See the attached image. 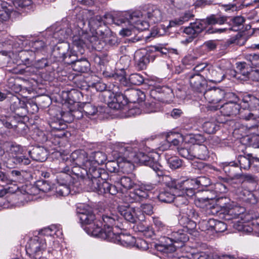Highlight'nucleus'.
<instances>
[{"label": "nucleus", "mask_w": 259, "mask_h": 259, "mask_svg": "<svg viewBox=\"0 0 259 259\" xmlns=\"http://www.w3.org/2000/svg\"><path fill=\"white\" fill-rule=\"evenodd\" d=\"M77 213L81 224L90 225L85 229H88L87 232L89 234L123 246H127L133 243V241H131L132 239L131 236H128L127 238L125 239V236L123 234H116L112 231L113 226H118V218L116 215H103L102 219L104 229H101V222L96 220L95 215L90 206L82 205L78 207Z\"/></svg>", "instance_id": "f257e3e1"}, {"label": "nucleus", "mask_w": 259, "mask_h": 259, "mask_svg": "<svg viewBox=\"0 0 259 259\" xmlns=\"http://www.w3.org/2000/svg\"><path fill=\"white\" fill-rule=\"evenodd\" d=\"M217 203L222 213L225 215L226 219L231 220L235 218H242L244 222H237L234 227L238 231L244 233L257 234L259 235V216L248 214H242L244 209L237 205L236 203L226 197H219Z\"/></svg>", "instance_id": "f03ea898"}, {"label": "nucleus", "mask_w": 259, "mask_h": 259, "mask_svg": "<svg viewBox=\"0 0 259 259\" xmlns=\"http://www.w3.org/2000/svg\"><path fill=\"white\" fill-rule=\"evenodd\" d=\"M124 17L130 19L131 26L143 31L148 29L150 24L161 22L164 18V14L157 6L148 4L143 12L131 11L125 13Z\"/></svg>", "instance_id": "7ed1b4c3"}, {"label": "nucleus", "mask_w": 259, "mask_h": 259, "mask_svg": "<svg viewBox=\"0 0 259 259\" xmlns=\"http://www.w3.org/2000/svg\"><path fill=\"white\" fill-rule=\"evenodd\" d=\"M67 162H72L75 165L72 167L70 172L81 178H84L91 174L92 169L90 162L86 158V152L84 151H75L70 155L69 159L67 158Z\"/></svg>", "instance_id": "20e7f679"}, {"label": "nucleus", "mask_w": 259, "mask_h": 259, "mask_svg": "<svg viewBox=\"0 0 259 259\" xmlns=\"http://www.w3.org/2000/svg\"><path fill=\"white\" fill-rule=\"evenodd\" d=\"M118 161L119 166L123 172L128 173L134 169V164L137 163L135 158V151H133V146L127 143L117 144Z\"/></svg>", "instance_id": "39448f33"}, {"label": "nucleus", "mask_w": 259, "mask_h": 259, "mask_svg": "<svg viewBox=\"0 0 259 259\" xmlns=\"http://www.w3.org/2000/svg\"><path fill=\"white\" fill-rule=\"evenodd\" d=\"M46 246L45 238L35 236L28 242L26 246V251L27 253L34 259H53L51 256L53 252H51L50 251H48V254H46Z\"/></svg>", "instance_id": "423d86ee"}, {"label": "nucleus", "mask_w": 259, "mask_h": 259, "mask_svg": "<svg viewBox=\"0 0 259 259\" xmlns=\"http://www.w3.org/2000/svg\"><path fill=\"white\" fill-rule=\"evenodd\" d=\"M73 46V48L70 49L69 43L59 42L53 48L52 56L58 61H64L67 64L71 63L76 59L77 49Z\"/></svg>", "instance_id": "0eeeda50"}, {"label": "nucleus", "mask_w": 259, "mask_h": 259, "mask_svg": "<svg viewBox=\"0 0 259 259\" xmlns=\"http://www.w3.org/2000/svg\"><path fill=\"white\" fill-rule=\"evenodd\" d=\"M84 24V23L82 21L78 22V26L79 27V29L77 30L78 35H73L72 36V44L79 51L80 54L84 53L83 48L86 44H90L93 47L98 38V36L93 33L91 35L85 32L81 27Z\"/></svg>", "instance_id": "6e6552de"}, {"label": "nucleus", "mask_w": 259, "mask_h": 259, "mask_svg": "<svg viewBox=\"0 0 259 259\" xmlns=\"http://www.w3.org/2000/svg\"><path fill=\"white\" fill-rule=\"evenodd\" d=\"M133 151H135V158L138 160L137 164L140 163L150 167L159 177L163 178H169V177L164 175V172L162 169V166L154 159L145 154L142 152L137 153V148L133 147Z\"/></svg>", "instance_id": "1a4fd4ad"}, {"label": "nucleus", "mask_w": 259, "mask_h": 259, "mask_svg": "<svg viewBox=\"0 0 259 259\" xmlns=\"http://www.w3.org/2000/svg\"><path fill=\"white\" fill-rule=\"evenodd\" d=\"M220 112L222 115L226 116H236L240 113L241 117L246 120H249L255 118L254 114L251 112H248L247 116L244 115L241 108V105L233 101L228 102L225 103L220 107Z\"/></svg>", "instance_id": "9d476101"}, {"label": "nucleus", "mask_w": 259, "mask_h": 259, "mask_svg": "<svg viewBox=\"0 0 259 259\" xmlns=\"http://www.w3.org/2000/svg\"><path fill=\"white\" fill-rule=\"evenodd\" d=\"M9 152L12 155V160L15 164L28 165L30 160L25 155V150L23 148L16 143L8 144Z\"/></svg>", "instance_id": "9b49d317"}, {"label": "nucleus", "mask_w": 259, "mask_h": 259, "mask_svg": "<svg viewBox=\"0 0 259 259\" xmlns=\"http://www.w3.org/2000/svg\"><path fill=\"white\" fill-rule=\"evenodd\" d=\"M125 75L124 69H121L119 73H115L113 76L115 79L118 80L121 84L124 86L132 84L139 85L144 82V77L139 73L131 74L128 78Z\"/></svg>", "instance_id": "f8f14e48"}, {"label": "nucleus", "mask_w": 259, "mask_h": 259, "mask_svg": "<svg viewBox=\"0 0 259 259\" xmlns=\"http://www.w3.org/2000/svg\"><path fill=\"white\" fill-rule=\"evenodd\" d=\"M102 171V170H92L91 174L88 177V179L85 180L89 190L96 192L99 194H102L101 190L103 188V181H105L101 178Z\"/></svg>", "instance_id": "ddd939ff"}, {"label": "nucleus", "mask_w": 259, "mask_h": 259, "mask_svg": "<svg viewBox=\"0 0 259 259\" xmlns=\"http://www.w3.org/2000/svg\"><path fill=\"white\" fill-rule=\"evenodd\" d=\"M138 209L136 207H127L119 206L118 208V212L125 220L132 223H137L138 221H143L145 216L139 214Z\"/></svg>", "instance_id": "4468645a"}, {"label": "nucleus", "mask_w": 259, "mask_h": 259, "mask_svg": "<svg viewBox=\"0 0 259 259\" xmlns=\"http://www.w3.org/2000/svg\"><path fill=\"white\" fill-rule=\"evenodd\" d=\"M168 234L166 236L167 242L175 246L176 248L182 247L189 239L184 230L172 231L171 229V232Z\"/></svg>", "instance_id": "2eb2a0df"}, {"label": "nucleus", "mask_w": 259, "mask_h": 259, "mask_svg": "<svg viewBox=\"0 0 259 259\" xmlns=\"http://www.w3.org/2000/svg\"><path fill=\"white\" fill-rule=\"evenodd\" d=\"M8 98L11 112L20 117L25 116L27 112L25 101L15 95H12Z\"/></svg>", "instance_id": "dca6fc26"}, {"label": "nucleus", "mask_w": 259, "mask_h": 259, "mask_svg": "<svg viewBox=\"0 0 259 259\" xmlns=\"http://www.w3.org/2000/svg\"><path fill=\"white\" fill-rule=\"evenodd\" d=\"M187 77L190 86L194 90L201 92L204 90L206 85L205 76L199 73L190 72L187 74Z\"/></svg>", "instance_id": "f3484780"}, {"label": "nucleus", "mask_w": 259, "mask_h": 259, "mask_svg": "<svg viewBox=\"0 0 259 259\" xmlns=\"http://www.w3.org/2000/svg\"><path fill=\"white\" fill-rule=\"evenodd\" d=\"M112 85V88L109 87L110 90L112 92L113 96L112 103L114 106L112 107L117 109H121L128 103L127 98L125 97V91H124V94H122L118 92V85L113 84Z\"/></svg>", "instance_id": "a211bd4d"}, {"label": "nucleus", "mask_w": 259, "mask_h": 259, "mask_svg": "<svg viewBox=\"0 0 259 259\" xmlns=\"http://www.w3.org/2000/svg\"><path fill=\"white\" fill-rule=\"evenodd\" d=\"M225 92L219 88H212L204 93V97L209 103L217 104L225 98Z\"/></svg>", "instance_id": "6ab92c4d"}, {"label": "nucleus", "mask_w": 259, "mask_h": 259, "mask_svg": "<svg viewBox=\"0 0 259 259\" xmlns=\"http://www.w3.org/2000/svg\"><path fill=\"white\" fill-rule=\"evenodd\" d=\"M86 158L90 163L89 166L92 169H93L94 171L101 170L98 167V166L104 163L107 160V156L105 153L101 151L92 152L89 156L86 153Z\"/></svg>", "instance_id": "aec40b11"}, {"label": "nucleus", "mask_w": 259, "mask_h": 259, "mask_svg": "<svg viewBox=\"0 0 259 259\" xmlns=\"http://www.w3.org/2000/svg\"><path fill=\"white\" fill-rule=\"evenodd\" d=\"M134 60L138 69L143 70L146 68L151 60H154V56H151L145 51H138L134 55Z\"/></svg>", "instance_id": "412c9836"}, {"label": "nucleus", "mask_w": 259, "mask_h": 259, "mask_svg": "<svg viewBox=\"0 0 259 259\" xmlns=\"http://www.w3.org/2000/svg\"><path fill=\"white\" fill-rule=\"evenodd\" d=\"M232 26L229 28H211L207 30L208 33H222L227 31L228 30L232 31H238L240 29V27L242 26L245 21L244 17L241 16H238L233 18L231 19Z\"/></svg>", "instance_id": "4be33fe9"}, {"label": "nucleus", "mask_w": 259, "mask_h": 259, "mask_svg": "<svg viewBox=\"0 0 259 259\" xmlns=\"http://www.w3.org/2000/svg\"><path fill=\"white\" fill-rule=\"evenodd\" d=\"M130 11L123 12L119 15L117 17H114L110 13H107L104 15L103 17L104 25L107 24L115 23L117 25H122L124 24L125 26L129 25L132 28L130 19L125 18L124 14Z\"/></svg>", "instance_id": "5701e85b"}, {"label": "nucleus", "mask_w": 259, "mask_h": 259, "mask_svg": "<svg viewBox=\"0 0 259 259\" xmlns=\"http://www.w3.org/2000/svg\"><path fill=\"white\" fill-rule=\"evenodd\" d=\"M242 101L243 104L241 105L242 107V111L246 109H248L246 113H244V115L247 116L248 112H250V110L259 108V99L250 94H244L242 96Z\"/></svg>", "instance_id": "b1692460"}, {"label": "nucleus", "mask_w": 259, "mask_h": 259, "mask_svg": "<svg viewBox=\"0 0 259 259\" xmlns=\"http://www.w3.org/2000/svg\"><path fill=\"white\" fill-rule=\"evenodd\" d=\"M165 179H166L167 178ZM168 179H171L169 177ZM167 185L169 187L178 190L190 188H197L195 179L186 180H171L170 182H168Z\"/></svg>", "instance_id": "393cba45"}, {"label": "nucleus", "mask_w": 259, "mask_h": 259, "mask_svg": "<svg viewBox=\"0 0 259 259\" xmlns=\"http://www.w3.org/2000/svg\"><path fill=\"white\" fill-rule=\"evenodd\" d=\"M206 80L209 82L217 83L221 82L225 75L221 67L209 68L207 73H205Z\"/></svg>", "instance_id": "a878e982"}, {"label": "nucleus", "mask_w": 259, "mask_h": 259, "mask_svg": "<svg viewBox=\"0 0 259 259\" xmlns=\"http://www.w3.org/2000/svg\"><path fill=\"white\" fill-rule=\"evenodd\" d=\"M153 222L155 227L154 235L160 237H166L171 232V229L166 226L159 218H153Z\"/></svg>", "instance_id": "bb28decb"}, {"label": "nucleus", "mask_w": 259, "mask_h": 259, "mask_svg": "<svg viewBox=\"0 0 259 259\" xmlns=\"http://www.w3.org/2000/svg\"><path fill=\"white\" fill-rule=\"evenodd\" d=\"M236 194L239 199L251 204L257 202V199L252 191L244 189L242 187L238 188L236 190Z\"/></svg>", "instance_id": "cd10ccee"}, {"label": "nucleus", "mask_w": 259, "mask_h": 259, "mask_svg": "<svg viewBox=\"0 0 259 259\" xmlns=\"http://www.w3.org/2000/svg\"><path fill=\"white\" fill-rule=\"evenodd\" d=\"M125 91L128 102L140 103L145 99L144 93L140 90L132 88L126 89Z\"/></svg>", "instance_id": "c85d7f7f"}, {"label": "nucleus", "mask_w": 259, "mask_h": 259, "mask_svg": "<svg viewBox=\"0 0 259 259\" xmlns=\"http://www.w3.org/2000/svg\"><path fill=\"white\" fill-rule=\"evenodd\" d=\"M80 53L77 50L76 59L73 62L69 63L73 65V69L74 71L79 72H85L89 70L90 63L87 59L84 58H79Z\"/></svg>", "instance_id": "c756f323"}, {"label": "nucleus", "mask_w": 259, "mask_h": 259, "mask_svg": "<svg viewBox=\"0 0 259 259\" xmlns=\"http://www.w3.org/2000/svg\"><path fill=\"white\" fill-rule=\"evenodd\" d=\"M205 25L200 21L191 23L189 26L184 28L183 32L190 36L196 37L205 28Z\"/></svg>", "instance_id": "7c9ffc66"}, {"label": "nucleus", "mask_w": 259, "mask_h": 259, "mask_svg": "<svg viewBox=\"0 0 259 259\" xmlns=\"http://www.w3.org/2000/svg\"><path fill=\"white\" fill-rule=\"evenodd\" d=\"M154 247L157 251L165 253H173L176 251V246L168 243L166 237H160L159 242L155 244Z\"/></svg>", "instance_id": "2f4dec72"}, {"label": "nucleus", "mask_w": 259, "mask_h": 259, "mask_svg": "<svg viewBox=\"0 0 259 259\" xmlns=\"http://www.w3.org/2000/svg\"><path fill=\"white\" fill-rule=\"evenodd\" d=\"M192 150L194 158L205 160L208 157L207 148L204 145L194 144L192 145Z\"/></svg>", "instance_id": "473e14b6"}, {"label": "nucleus", "mask_w": 259, "mask_h": 259, "mask_svg": "<svg viewBox=\"0 0 259 259\" xmlns=\"http://www.w3.org/2000/svg\"><path fill=\"white\" fill-rule=\"evenodd\" d=\"M39 192L37 183L36 185L23 186L21 189V192L23 195L22 198H25L26 201L30 200L31 199V196L37 195Z\"/></svg>", "instance_id": "72a5a7b5"}, {"label": "nucleus", "mask_w": 259, "mask_h": 259, "mask_svg": "<svg viewBox=\"0 0 259 259\" xmlns=\"http://www.w3.org/2000/svg\"><path fill=\"white\" fill-rule=\"evenodd\" d=\"M28 153L31 158L35 161L43 162L47 158L48 152L42 147H35Z\"/></svg>", "instance_id": "f704fd0d"}, {"label": "nucleus", "mask_w": 259, "mask_h": 259, "mask_svg": "<svg viewBox=\"0 0 259 259\" xmlns=\"http://www.w3.org/2000/svg\"><path fill=\"white\" fill-rule=\"evenodd\" d=\"M181 212L183 213L184 215L179 219V223L181 225L183 226L184 228L189 221H190L191 219L195 218L197 217L195 210L191 208H189L188 207L187 210H186L185 208H182L181 209Z\"/></svg>", "instance_id": "c9c22d12"}, {"label": "nucleus", "mask_w": 259, "mask_h": 259, "mask_svg": "<svg viewBox=\"0 0 259 259\" xmlns=\"http://www.w3.org/2000/svg\"><path fill=\"white\" fill-rule=\"evenodd\" d=\"M136 231L141 232L146 238H152L154 236V231L153 229L144 224L143 221H140L137 224L134 226Z\"/></svg>", "instance_id": "e433bc0d"}, {"label": "nucleus", "mask_w": 259, "mask_h": 259, "mask_svg": "<svg viewBox=\"0 0 259 259\" xmlns=\"http://www.w3.org/2000/svg\"><path fill=\"white\" fill-rule=\"evenodd\" d=\"M250 68V66L248 65L246 62H242L238 63L237 66V72L234 76L240 78V76H237L240 74L243 76L242 79L250 78V73L252 70Z\"/></svg>", "instance_id": "4c0bfd02"}, {"label": "nucleus", "mask_w": 259, "mask_h": 259, "mask_svg": "<svg viewBox=\"0 0 259 259\" xmlns=\"http://www.w3.org/2000/svg\"><path fill=\"white\" fill-rule=\"evenodd\" d=\"M223 123L224 121L221 119H212L211 121L205 122L202 126L203 131L209 134H212L215 133L219 129V126L218 123Z\"/></svg>", "instance_id": "58836bf2"}, {"label": "nucleus", "mask_w": 259, "mask_h": 259, "mask_svg": "<svg viewBox=\"0 0 259 259\" xmlns=\"http://www.w3.org/2000/svg\"><path fill=\"white\" fill-rule=\"evenodd\" d=\"M72 33V31L71 28L69 27L63 28L54 32L52 37L60 42L71 36Z\"/></svg>", "instance_id": "ea45409f"}, {"label": "nucleus", "mask_w": 259, "mask_h": 259, "mask_svg": "<svg viewBox=\"0 0 259 259\" xmlns=\"http://www.w3.org/2000/svg\"><path fill=\"white\" fill-rule=\"evenodd\" d=\"M112 155L114 158L116 159L115 161H108L106 164V167L107 169L111 172H116L118 171L119 163L118 161V152H117V145L116 146L115 149L112 152Z\"/></svg>", "instance_id": "a19ab883"}, {"label": "nucleus", "mask_w": 259, "mask_h": 259, "mask_svg": "<svg viewBox=\"0 0 259 259\" xmlns=\"http://www.w3.org/2000/svg\"><path fill=\"white\" fill-rule=\"evenodd\" d=\"M227 21V17L224 16H216L214 15H211L209 17H207L205 20H201L204 25L205 24H207L208 25H214L217 24L222 25L226 22Z\"/></svg>", "instance_id": "79ce46f5"}, {"label": "nucleus", "mask_w": 259, "mask_h": 259, "mask_svg": "<svg viewBox=\"0 0 259 259\" xmlns=\"http://www.w3.org/2000/svg\"><path fill=\"white\" fill-rule=\"evenodd\" d=\"M40 234L50 236H56L57 237H62L63 235L62 231L60 229V226L56 225L41 230Z\"/></svg>", "instance_id": "37998d69"}, {"label": "nucleus", "mask_w": 259, "mask_h": 259, "mask_svg": "<svg viewBox=\"0 0 259 259\" xmlns=\"http://www.w3.org/2000/svg\"><path fill=\"white\" fill-rule=\"evenodd\" d=\"M29 45L31 47V51L24 50L21 52V57L22 55H26L27 54H29L30 52H38L41 51L46 46V44L43 40H37L34 41L30 42Z\"/></svg>", "instance_id": "c03bdc74"}, {"label": "nucleus", "mask_w": 259, "mask_h": 259, "mask_svg": "<svg viewBox=\"0 0 259 259\" xmlns=\"http://www.w3.org/2000/svg\"><path fill=\"white\" fill-rule=\"evenodd\" d=\"M70 170L68 166L64 168V171H61L57 177V180L58 184H69L71 180L70 176Z\"/></svg>", "instance_id": "a18cd8bd"}, {"label": "nucleus", "mask_w": 259, "mask_h": 259, "mask_svg": "<svg viewBox=\"0 0 259 259\" xmlns=\"http://www.w3.org/2000/svg\"><path fill=\"white\" fill-rule=\"evenodd\" d=\"M165 158L169 166L174 169L180 168L182 165V160L177 156H170L168 153H165Z\"/></svg>", "instance_id": "49530a36"}, {"label": "nucleus", "mask_w": 259, "mask_h": 259, "mask_svg": "<svg viewBox=\"0 0 259 259\" xmlns=\"http://www.w3.org/2000/svg\"><path fill=\"white\" fill-rule=\"evenodd\" d=\"M179 154L182 156L187 159L192 160L194 159L193 151L192 150V145H186L184 147L178 148Z\"/></svg>", "instance_id": "de8ad7c7"}, {"label": "nucleus", "mask_w": 259, "mask_h": 259, "mask_svg": "<svg viewBox=\"0 0 259 259\" xmlns=\"http://www.w3.org/2000/svg\"><path fill=\"white\" fill-rule=\"evenodd\" d=\"M103 190H101L102 194L109 193L114 195L118 193L120 190L115 185H112L106 181H103Z\"/></svg>", "instance_id": "09e8293b"}, {"label": "nucleus", "mask_w": 259, "mask_h": 259, "mask_svg": "<svg viewBox=\"0 0 259 259\" xmlns=\"http://www.w3.org/2000/svg\"><path fill=\"white\" fill-rule=\"evenodd\" d=\"M157 197L159 201L164 203H171L175 199V195L168 190H163L160 191Z\"/></svg>", "instance_id": "8fccbe9b"}, {"label": "nucleus", "mask_w": 259, "mask_h": 259, "mask_svg": "<svg viewBox=\"0 0 259 259\" xmlns=\"http://www.w3.org/2000/svg\"><path fill=\"white\" fill-rule=\"evenodd\" d=\"M119 183L125 190L134 189L136 187L135 180L128 177H122L120 180Z\"/></svg>", "instance_id": "3c124183"}, {"label": "nucleus", "mask_w": 259, "mask_h": 259, "mask_svg": "<svg viewBox=\"0 0 259 259\" xmlns=\"http://www.w3.org/2000/svg\"><path fill=\"white\" fill-rule=\"evenodd\" d=\"M173 202H174L175 205L178 207L180 208V210L182 208H185L186 210H187L188 207L189 208H191V207L188 206L189 202L188 199L183 194L176 197L175 196V199Z\"/></svg>", "instance_id": "603ef678"}, {"label": "nucleus", "mask_w": 259, "mask_h": 259, "mask_svg": "<svg viewBox=\"0 0 259 259\" xmlns=\"http://www.w3.org/2000/svg\"><path fill=\"white\" fill-rule=\"evenodd\" d=\"M194 15L190 12L185 13L184 15L179 19H176L174 20L169 22V26L170 27H174L176 25H181L185 22L188 21L191 18H193Z\"/></svg>", "instance_id": "864d4df0"}, {"label": "nucleus", "mask_w": 259, "mask_h": 259, "mask_svg": "<svg viewBox=\"0 0 259 259\" xmlns=\"http://www.w3.org/2000/svg\"><path fill=\"white\" fill-rule=\"evenodd\" d=\"M31 0H17L14 2V6L19 10H29L32 8Z\"/></svg>", "instance_id": "5fc2aeb1"}, {"label": "nucleus", "mask_w": 259, "mask_h": 259, "mask_svg": "<svg viewBox=\"0 0 259 259\" xmlns=\"http://www.w3.org/2000/svg\"><path fill=\"white\" fill-rule=\"evenodd\" d=\"M88 24L93 29H96L102 25H104L103 18L101 16L93 17L89 20Z\"/></svg>", "instance_id": "6e6d98bb"}, {"label": "nucleus", "mask_w": 259, "mask_h": 259, "mask_svg": "<svg viewBox=\"0 0 259 259\" xmlns=\"http://www.w3.org/2000/svg\"><path fill=\"white\" fill-rule=\"evenodd\" d=\"M251 157V155H250L247 156L239 155L238 157V161L241 169L246 170L250 167Z\"/></svg>", "instance_id": "4d7b16f0"}, {"label": "nucleus", "mask_w": 259, "mask_h": 259, "mask_svg": "<svg viewBox=\"0 0 259 259\" xmlns=\"http://www.w3.org/2000/svg\"><path fill=\"white\" fill-rule=\"evenodd\" d=\"M213 191L214 192L215 196L210 198L209 199H210L219 197L220 194L227 192L228 191V188L226 185L220 182H218L214 185Z\"/></svg>", "instance_id": "13d9d810"}, {"label": "nucleus", "mask_w": 259, "mask_h": 259, "mask_svg": "<svg viewBox=\"0 0 259 259\" xmlns=\"http://www.w3.org/2000/svg\"><path fill=\"white\" fill-rule=\"evenodd\" d=\"M82 111L87 116H93L97 113L98 109L96 106L91 103H85L83 105Z\"/></svg>", "instance_id": "bf43d9fd"}, {"label": "nucleus", "mask_w": 259, "mask_h": 259, "mask_svg": "<svg viewBox=\"0 0 259 259\" xmlns=\"http://www.w3.org/2000/svg\"><path fill=\"white\" fill-rule=\"evenodd\" d=\"M246 60L248 62L247 64L250 67H256L259 65V54H250L245 56Z\"/></svg>", "instance_id": "052dcab7"}, {"label": "nucleus", "mask_w": 259, "mask_h": 259, "mask_svg": "<svg viewBox=\"0 0 259 259\" xmlns=\"http://www.w3.org/2000/svg\"><path fill=\"white\" fill-rule=\"evenodd\" d=\"M10 14L6 10H0V29L2 31L7 27L6 21L9 19Z\"/></svg>", "instance_id": "680f3d73"}, {"label": "nucleus", "mask_w": 259, "mask_h": 259, "mask_svg": "<svg viewBox=\"0 0 259 259\" xmlns=\"http://www.w3.org/2000/svg\"><path fill=\"white\" fill-rule=\"evenodd\" d=\"M4 116L7 118V119H1L0 121L6 127L9 129H14V130L19 132L20 126H24V125L22 123H20L17 125L13 124V122L12 121H9L10 118H8V116Z\"/></svg>", "instance_id": "e2e57ef3"}, {"label": "nucleus", "mask_w": 259, "mask_h": 259, "mask_svg": "<svg viewBox=\"0 0 259 259\" xmlns=\"http://www.w3.org/2000/svg\"><path fill=\"white\" fill-rule=\"evenodd\" d=\"M137 209H139V214L143 215L144 216V214L150 215L153 213V207L151 204H142L140 205V207H137Z\"/></svg>", "instance_id": "0e129e2a"}, {"label": "nucleus", "mask_w": 259, "mask_h": 259, "mask_svg": "<svg viewBox=\"0 0 259 259\" xmlns=\"http://www.w3.org/2000/svg\"><path fill=\"white\" fill-rule=\"evenodd\" d=\"M56 192L61 196L68 195L70 192L68 184H59V185L56 187Z\"/></svg>", "instance_id": "69168bd1"}, {"label": "nucleus", "mask_w": 259, "mask_h": 259, "mask_svg": "<svg viewBox=\"0 0 259 259\" xmlns=\"http://www.w3.org/2000/svg\"><path fill=\"white\" fill-rule=\"evenodd\" d=\"M196 186L197 188L202 187H205L210 185V179L205 176L199 177L195 179Z\"/></svg>", "instance_id": "338daca9"}, {"label": "nucleus", "mask_w": 259, "mask_h": 259, "mask_svg": "<svg viewBox=\"0 0 259 259\" xmlns=\"http://www.w3.org/2000/svg\"><path fill=\"white\" fill-rule=\"evenodd\" d=\"M242 179L243 180V183L245 184H250L252 185L253 187L256 186L257 182V178L253 175L246 174L242 176Z\"/></svg>", "instance_id": "774afa93"}]
</instances>
